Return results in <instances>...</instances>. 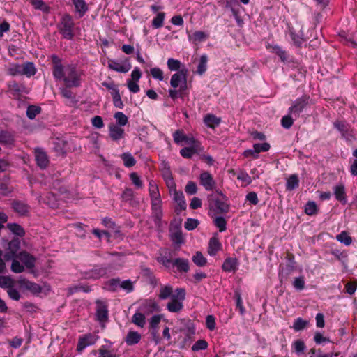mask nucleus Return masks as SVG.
Returning <instances> with one entry per match:
<instances>
[{"mask_svg":"<svg viewBox=\"0 0 357 357\" xmlns=\"http://www.w3.org/2000/svg\"><path fill=\"white\" fill-rule=\"evenodd\" d=\"M52 75L56 82H62L67 87L78 88L82 84L84 73L74 64H63L62 59L56 54L50 56Z\"/></svg>","mask_w":357,"mask_h":357,"instance_id":"f257e3e1","label":"nucleus"},{"mask_svg":"<svg viewBox=\"0 0 357 357\" xmlns=\"http://www.w3.org/2000/svg\"><path fill=\"white\" fill-rule=\"evenodd\" d=\"M75 22L73 17L65 13L61 18L57 27L62 37L67 40H72L75 36L74 33Z\"/></svg>","mask_w":357,"mask_h":357,"instance_id":"f03ea898","label":"nucleus"},{"mask_svg":"<svg viewBox=\"0 0 357 357\" xmlns=\"http://www.w3.org/2000/svg\"><path fill=\"white\" fill-rule=\"evenodd\" d=\"M113 274V266L112 264L96 265L93 268L84 273L87 279L98 280L104 277H109Z\"/></svg>","mask_w":357,"mask_h":357,"instance_id":"7ed1b4c3","label":"nucleus"},{"mask_svg":"<svg viewBox=\"0 0 357 357\" xmlns=\"http://www.w3.org/2000/svg\"><path fill=\"white\" fill-rule=\"evenodd\" d=\"M310 96L303 95L296 98L292 103L291 106L289 108V113L296 118L299 117L300 114L309 105Z\"/></svg>","mask_w":357,"mask_h":357,"instance_id":"20e7f679","label":"nucleus"},{"mask_svg":"<svg viewBox=\"0 0 357 357\" xmlns=\"http://www.w3.org/2000/svg\"><path fill=\"white\" fill-rule=\"evenodd\" d=\"M96 319L100 323H105L108 320V306L106 302L97 300L96 301Z\"/></svg>","mask_w":357,"mask_h":357,"instance_id":"39448f33","label":"nucleus"},{"mask_svg":"<svg viewBox=\"0 0 357 357\" xmlns=\"http://www.w3.org/2000/svg\"><path fill=\"white\" fill-rule=\"evenodd\" d=\"M97 340L98 336L91 333H88L80 337L77 342V351L79 353L82 352V351L88 346L94 344Z\"/></svg>","mask_w":357,"mask_h":357,"instance_id":"423d86ee","label":"nucleus"},{"mask_svg":"<svg viewBox=\"0 0 357 357\" xmlns=\"http://www.w3.org/2000/svg\"><path fill=\"white\" fill-rule=\"evenodd\" d=\"M149 195L152 206H161L162 200L158 187L155 181H151L149 185Z\"/></svg>","mask_w":357,"mask_h":357,"instance_id":"0eeeda50","label":"nucleus"},{"mask_svg":"<svg viewBox=\"0 0 357 357\" xmlns=\"http://www.w3.org/2000/svg\"><path fill=\"white\" fill-rule=\"evenodd\" d=\"M109 136L112 141L118 142L125 137L124 129L114 123H111L108 126Z\"/></svg>","mask_w":357,"mask_h":357,"instance_id":"6e6552de","label":"nucleus"},{"mask_svg":"<svg viewBox=\"0 0 357 357\" xmlns=\"http://www.w3.org/2000/svg\"><path fill=\"white\" fill-rule=\"evenodd\" d=\"M171 193H173L174 200L177 204L175 212L177 214H180L182 211L185 210L187 206L183 193L182 191H177L176 187H174V190H172Z\"/></svg>","mask_w":357,"mask_h":357,"instance_id":"1a4fd4ad","label":"nucleus"},{"mask_svg":"<svg viewBox=\"0 0 357 357\" xmlns=\"http://www.w3.org/2000/svg\"><path fill=\"white\" fill-rule=\"evenodd\" d=\"M16 250H12L10 253H7L5 255L4 258L6 260H12L11 264V271L16 273H22L24 270V267L22 264H20V261L17 258Z\"/></svg>","mask_w":357,"mask_h":357,"instance_id":"9d476101","label":"nucleus"},{"mask_svg":"<svg viewBox=\"0 0 357 357\" xmlns=\"http://www.w3.org/2000/svg\"><path fill=\"white\" fill-rule=\"evenodd\" d=\"M34 153L37 165L40 169H45L50 162L47 153L40 148L35 149Z\"/></svg>","mask_w":357,"mask_h":357,"instance_id":"9b49d317","label":"nucleus"},{"mask_svg":"<svg viewBox=\"0 0 357 357\" xmlns=\"http://www.w3.org/2000/svg\"><path fill=\"white\" fill-rule=\"evenodd\" d=\"M200 183L206 190H213L215 187V182L212 175L208 172H204L200 174Z\"/></svg>","mask_w":357,"mask_h":357,"instance_id":"f8f14e48","label":"nucleus"},{"mask_svg":"<svg viewBox=\"0 0 357 357\" xmlns=\"http://www.w3.org/2000/svg\"><path fill=\"white\" fill-rule=\"evenodd\" d=\"M17 258L26 267L31 269L35 266L36 258L27 252H20L16 254Z\"/></svg>","mask_w":357,"mask_h":357,"instance_id":"ddd939ff","label":"nucleus"},{"mask_svg":"<svg viewBox=\"0 0 357 357\" xmlns=\"http://www.w3.org/2000/svg\"><path fill=\"white\" fill-rule=\"evenodd\" d=\"M204 151L202 145H195V146H188L183 148L180 151V154L184 158H191L194 154H201Z\"/></svg>","mask_w":357,"mask_h":357,"instance_id":"4468645a","label":"nucleus"},{"mask_svg":"<svg viewBox=\"0 0 357 357\" xmlns=\"http://www.w3.org/2000/svg\"><path fill=\"white\" fill-rule=\"evenodd\" d=\"M170 85L174 89H176L179 86H184V89L186 88V77L182 70L179 73H174L172 76Z\"/></svg>","mask_w":357,"mask_h":357,"instance_id":"2eb2a0df","label":"nucleus"},{"mask_svg":"<svg viewBox=\"0 0 357 357\" xmlns=\"http://www.w3.org/2000/svg\"><path fill=\"white\" fill-rule=\"evenodd\" d=\"M176 268L179 273H188L190 270V262L185 258H176L174 259L172 268Z\"/></svg>","mask_w":357,"mask_h":357,"instance_id":"dca6fc26","label":"nucleus"},{"mask_svg":"<svg viewBox=\"0 0 357 357\" xmlns=\"http://www.w3.org/2000/svg\"><path fill=\"white\" fill-rule=\"evenodd\" d=\"M229 206L224 198L216 199L214 202V211L217 214H226L229 211Z\"/></svg>","mask_w":357,"mask_h":357,"instance_id":"f3484780","label":"nucleus"},{"mask_svg":"<svg viewBox=\"0 0 357 357\" xmlns=\"http://www.w3.org/2000/svg\"><path fill=\"white\" fill-rule=\"evenodd\" d=\"M108 67L116 72L126 73L131 68L130 64L123 65L114 60H109Z\"/></svg>","mask_w":357,"mask_h":357,"instance_id":"a211bd4d","label":"nucleus"},{"mask_svg":"<svg viewBox=\"0 0 357 357\" xmlns=\"http://www.w3.org/2000/svg\"><path fill=\"white\" fill-rule=\"evenodd\" d=\"M222 268L226 272H235L238 268V261L236 258H227L222 265Z\"/></svg>","mask_w":357,"mask_h":357,"instance_id":"6ab92c4d","label":"nucleus"},{"mask_svg":"<svg viewBox=\"0 0 357 357\" xmlns=\"http://www.w3.org/2000/svg\"><path fill=\"white\" fill-rule=\"evenodd\" d=\"M75 6V12L78 13L79 17H82L88 11V6L84 0H71Z\"/></svg>","mask_w":357,"mask_h":357,"instance_id":"aec40b11","label":"nucleus"},{"mask_svg":"<svg viewBox=\"0 0 357 357\" xmlns=\"http://www.w3.org/2000/svg\"><path fill=\"white\" fill-rule=\"evenodd\" d=\"M167 310L171 312H178L183 308L181 301L176 299L175 295H172L171 301L167 305Z\"/></svg>","mask_w":357,"mask_h":357,"instance_id":"412c9836","label":"nucleus"},{"mask_svg":"<svg viewBox=\"0 0 357 357\" xmlns=\"http://www.w3.org/2000/svg\"><path fill=\"white\" fill-rule=\"evenodd\" d=\"M162 176L165 181L166 185L169 188V192H172V190H174V187H176V184L172 176V173L170 172L169 167H165L162 171Z\"/></svg>","mask_w":357,"mask_h":357,"instance_id":"4be33fe9","label":"nucleus"},{"mask_svg":"<svg viewBox=\"0 0 357 357\" xmlns=\"http://www.w3.org/2000/svg\"><path fill=\"white\" fill-rule=\"evenodd\" d=\"M12 206L13 210L20 215H26L29 211V206L20 201L13 202Z\"/></svg>","mask_w":357,"mask_h":357,"instance_id":"5701e85b","label":"nucleus"},{"mask_svg":"<svg viewBox=\"0 0 357 357\" xmlns=\"http://www.w3.org/2000/svg\"><path fill=\"white\" fill-rule=\"evenodd\" d=\"M222 245L216 237H212L209 240L208 253L211 256H214L221 249Z\"/></svg>","mask_w":357,"mask_h":357,"instance_id":"b1692460","label":"nucleus"},{"mask_svg":"<svg viewBox=\"0 0 357 357\" xmlns=\"http://www.w3.org/2000/svg\"><path fill=\"white\" fill-rule=\"evenodd\" d=\"M142 338V335L137 331H129L125 337V341L128 345H134L137 344Z\"/></svg>","mask_w":357,"mask_h":357,"instance_id":"393cba45","label":"nucleus"},{"mask_svg":"<svg viewBox=\"0 0 357 357\" xmlns=\"http://www.w3.org/2000/svg\"><path fill=\"white\" fill-rule=\"evenodd\" d=\"M151 209L153 211L154 223L157 227L160 228L162 225V207H161V206H152Z\"/></svg>","mask_w":357,"mask_h":357,"instance_id":"a878e982","label":"nucleus"},{"mask_svg":"<svg viewBox=\"0 0 357 357\" xmlns=\"http://www.w3.org/2000/svg\"><path fill=\"white\" fill-rule=\"evenodd\" d=\"M158 262L163 265L166 268L171 269L173 266L174 259H172L171 255L169 253L160 254L157 258Z\"/></svg>","mask_w":357,"mask_h":357,"instance_id":"bb28decb","label":"nucleus"},{"mask_svg":"<svg viewBox=\"0 0 357 357\" xmlns=\"http://www.w3.org/2000/svg\"><path fill=\"white\" fill-rule=\"evenodd\" d=\"M204 122L208 127L214 128L220 123V119L213 114H208L204 116Z\"/></svg>","mask_w":357,"mask_h":357,"instance_id":"cd10ccee","label":"nucleus"},{"mask_svg":"<svg viewBox=\"0 0 357 357\" xmlns=\"http://www.w3.org/2000/svg\"><path fill=\"white\" fill-rule=\"evenodd\" d=\"M208 37V34L202 31H197L194 32L192 34L188 35V38L190 40H192L193 43H199L204 41Z\"/></svg>","mask_w":357,"mask_h":357,"instance_id":"c85d7f7f","label":"nucleus"},{"mask_svg":"<svg viewBox=\"0 0 357 357\" xmlns=\"http://www.w3.org/2000/svg\"><path fill=\"white\" fill-rule=\"evenodd\" d=\"M98 357H119L114 349H109L107 346L102 345L98 350Z\"/></svg>","mask_w":357,"mask_h":357,"instance_id":"c756f323","label":"nucleus"},{"mask_svg":"<svg viewBox=\"0 0 357 357\" xmlns=\"http://www.w3.org/2000/svg\"><path fill=\"white\" fill-rule=\"evenodd\" d=\"M36 70L33 63L28 62L21 68V74L26 75L28 77L33 76L36 74Z\"/></svg>","mask_w":357,"mask_h":357,"instance_id":"7c9ffc66","label":"nucleus"},{"mask_svg":"<svg viewBox=\"0 0 357 357\" xmlns=\"http://www.w3.org/2000/svg\"><path fill=\"white\" fill-rule=\"evenodd\" d=\"M271 52L278 55L280 57V60L284 63L287 61L289 59V55L287 53V52L282 50L278 45H273L272 47Z\"/></svg>","mask_w":357,"mask_h":357,"instance_id":"2f4dec72","label":"nucleus"},{"mask_svg":"<svg viewBox=\"0 0 357 357\" xmlns=\"http://www.w3.org/2000/svg\"><path fill=\"white\" fill-rule=\"evenodd\" d=\"M121 158L123 162V165L126 167H133L136 164V160L130 153H123L121 155Z\"/></svg>","mask_w":357,"mask_h":357,"instance_id":"473e14b6","label":"nucleus"},{"mask_svg":"<svg viewBox=\"0 0 357 357\" xmlns=\"http://www.w3.org/2000/svg\"><path fill=\"white\" fill-rule=\"evenodd\" d=\"M114 118L116 120V123L115 124L116 126L123 127L128 123V118L122 112H116L114 115Z\"/></svg>","mask_w":357,"mask_h":357,"instance_id":"72a5a7b5","label":"nucleus"},{"mask_svg":"<svg viewBox=\"0 0 357 357\" xmlns=\"http://www.w3.org/2000/svg\"><path fill=\"white\" fill-rule=\"evenodd\" d=\"M289 34L293 43L297 47H301L304 42L303 38L296 33L295 30L293 28L289 29Z\"/></svg>","mask_w":357,"mask_h":357,"instance_id":"f704fd0d","label":"nucleus"},{"mask_svg":"<svg viewBox=\"0 0 357 357\" xmlns=\"http://www.w3.org/2000/svg\"><path fill=\"white\" fill-rule=\"evenodd\" d=\"M192 260L194 262V264L199 267H203L207 263L206 259L199 251L196 252L195 255L192 257Z\"/></svg>","mask_w":357,"mask_h":357,"instance_id":"c9c22d12","label":"nucleus"},{"mask_svg":"<svg viewBox=\"0 0 357 357\" xmlns=\"http://www.w3.org/2000/svg\"><path fill=\"white\" fill-rule=\"evenodd\" d=\"M7 227L12 233L20 237H22L25 234L24 229L18 224L8 223Z\"/></svg>","mask_w":357,"mask_h":357,"instance_id":"e433bc0d","label":"nucleus"},{"mask_svg":"<svg viewBox=\"0 0 357 357\" xmlns=\"http://www.w3.org/2000/svg\"><path fill=\"white\" fill-rule=\"evenodd\" d=\"M165 13L163 12L158 13L157 15L152 20V26L154 29H159L163 26Z\"/></svg>","mask_w":357,"mask_h":357,"instance_id":"4c0bfd02","label":"nucleus"},{"mask_svg":"<svg viewBox=\"0 0 357 357\" xmlns=\"http://www.w3.org/2000/svg\"><path fill=\"white\" fill-rule=\"evenodd\" d=\"M208 57L206 54L202 55L200 57L199 63L197 66V73L199 75H203L207 69Z\"/></svg>","mask_w":357,"mask_h":357,"instance_id":"58836bf2","label":"nucleus"},{"mask_svg":"<svg viewBox=\"0 0 357 357\" xmlns=\"http://www.w3.org/2000/svg\"><path fill=\"white\" fill-rule=\"evenodd\" d=\"M32 6L37 10H40L44 13H48L50 8L45 4L43 0H30Z\"/></svg>","mask_w":357,"mask_h":357,"instance_id":"ea45409f","label":"nucleus"},{"mask_svg":"<svg viewBox=\"0 0 357 357\" xmlns=\"http://www.w3.org/2000/svg\"><path fill=\"white\" fill-rule=\"evenodd\" d=\"M172 287L169 285L162 286L160 289L159 298L160 299H167L169 297H172Z\"/></svg>","mask_w":357,"mask_h":357,"instance_id":"a19ab883","label":"nucleus"},{"mask_svg":"<svg viewBox=\"0 0 357 357\" xmlns=\"http://www.w3.org/2000/svg\"><path fill=\"white\" fill-rule=\"evenodd\" d=\"M132 322L135 325L142 328V327H144V326L145 325V323H146L145 316L142 313L136 312L132 316Z\"/></svg>","mask_w":357,"mask_h":357,"instance_id":"79ce46f5","label":"nucleus"},{"mask_svg":"<svg viewBox=\"0 0 357 357\" xmlns=\"http://www.w3.org/2000/svg\"><path fill=\"white\" fill-rule=\"evenodd\" d=\"M299 180L296 174L289 176L287 182V189L292 190L298 186Z\"/></svg>","mask_w":357,"mask_h":357,"instance_id":"37998d69","label":"nucleus"},{"mask_svg":"<svg viewBox=\"0 0 357 357\" xmlns=\"http://www.w3.org/2000/svg\"><path fill=\"white\" fill-rule=\"evenodd\" d=\"M14 138L13 135L8 132H2L0 133V143L4 144H13Z\"/></svg>","mask_w":357,"mask_h":357,"instance_id":"c03bdc74","label":"nucleus"},{"mask_svg":"<svg viewBox=\"0 0 357 357\" xmlns=\"http://www.w3.org/2000/svg\"><path fill=\"white\" fill-rule=\"evenodd\" d=\"M112 96L113 99L114 105L117 108L122 109L124 105L123 103V101L121 100L119 91H115V92H112Z\"/></svg>","mask_w":357,"mask_h":357,"instance_id":"a18cd8bd","label":"nucleus"},{"mask_svg":"<svg viewBox=\"0 0 357 357\" xmlns=\"http://www.w3.org/2000/svg\"><path fill=\"white\" fill-rule=\"evenodd\" d=\"M214 225L219 229L220 232L226 230L227 222L223 217H216L213 220Z\"/></svg>","mask_w":357,"mask_h":357,"instance_id":"49530a36","label":"nucleus"},{"mask_svg":"<svg viewBox=\"0 0 357 357\" xmlns=\"http://www.w3.org/2000/svg\"><path fill=\"white\" fill-rule=\"evenodd\" d=\"M305 212L309 215H313L317 212V206L314 202H308L305 207Z\"/></svg>","mask_w":357,"mask_h":357,"instance_id":"de8ad7c7","label":"nucleus"},{"mask_svg":"<svg viewBox=\"0 0 357 357\" xmlns=\"http://www.w3.org/2000/svg\"><path fill=\"white\" fill-rule=\"evenodd\" d=\"M336 239L345 245H349L351 243V238L346 231H342L340 234L337 235Z\"/></svg>","mask_w":357,"mask_h":357,"instance_id":"09e8293b","label":"nucleus"},{"mask_svg":"<svg viewBox=\"0 0 357 357\" xmlns=\"http://www.w3.org/2000/svg\"><path fill=\"white\" fill-rule=\"evenodd\" d=\"M162 318V314H157L153 316L149 321V328L150 329H158L159 324Z\"/></svg>","mask_w":357,"mask_h":357,"instance_id":"8fccbe9b","label":"nucleus"},{"mask_svg":"<svg viewBox=\"0 0 357 357\" xmlns=\"http://www.w3.org/2000/svg\"><path fill=\"white\" fill-rule=\"evenodd\" d=\"M270 144L267 142H264L262 144H255L253 145L254 151L257 153L259 155V153L261 152H266L270 149Z\"/></svg>","mask_w":357,"mask_h":357,"instance_id":"3c124183","label":"nucleus"},{"mask_svg":"<svg viewBox=\"0 0 357 357\" xmlns=\"http://www.w3.org/2000/svg\"><path fill=\"white\" fill-rule=\"evenodd\" d=\"M307 323L308 322L307 321L303 320L301 317L297 318L294 323L293 328L296 331L303 330L307 325Z\"/></svg>","mask_w":357,"mask_h":357,"instance_id":"603ef678","label":"nucleus"},{"mask_svg":"<svg viewBox=\"0 0 357 357\" xmlns=\"http://www.w3.org/2000/svg\"><path fill=\"white\" fill-rule=\"evenodd\" d=\"M40 107L35 105L29 106L26 110V115L30 119H33L40 112Z\"/></svg>","mask_w":357,"mask_h":357,"instance_id":"864d4df0","label":"nucleus"},{"mask_svg":"<svg viewBox=\"0 0 357 357\" xmlns=\"http://www.w3.org/2000/svg\"><path fill=\"white\" fill-rule=\"evenodd\" d=\"M181 62L178 60L170 58L167 60V66L171 71L178 70L181 68Z\"/></svg>","mask_w":357,"mask_h":357,"instance_id":"5fc2aeb1","label":"nucleus"},{"mask_svg":"<svg viewBox=\"0 0 357 357\" xmlns=\"http://www.w3.org/2000/svg\"><path fill=\"white\" fill-rule=\"evenodd\" d=\"M186 136L187 135H185L182 130H177L173 134L174 141L176 144H181L185 142V139H186Z\"/></svg>","mask_w":357,"mask_h":357,"instance_id":"6e6d98bb","label":"nucleus"},{"mask_svg":"<svg viewBox=\"0 0 357 357\" xmlns=\"http://www.w3.org/2000/svg\"><path fill=\"white\" fill-rule=\"evenodd\" d=\"M208 347V343L204 340H199L192 347V349L195 351L204 350Z\"/></svg>","mask_w":357,"mask_h":357,"instance_id":"4d7b16f0","label":"nucleus"},{"mask_svg":"<svg viewBox=\"0 0 357 357\" xmlns=\"http://www.w3.org/2000/svg\"><path fill=\"white\" fill-rule=\"evenodd\" d=\"M199 225V221L196 219L193 218H188L184 224L185 228L188 230L191 231L195 229Z\"/></svg>","mask_w":357,"mask_h":357,"instance_id":"13d9d810","label":"nucleus"},{"mask_svg":"<svg viewBox=\"0 0 357 357\" xmlns=\"http://www.w3.org/2000/svg\"><path fill=\"white\" fill-rule=\"evenodd\" d=\"M150 73L154 79H158L160 81H162L164 79L163 72L159 68L155 67L151 68L150 70Z\"/></svg>","mask_w":357,"mask_h":357,"instance_id":"bf43d9fd","label":"nucleus"},{"mask_svg":"<svg viewBox=\"0 0 357 357\" xmlns=\"http://www.w3.org/2000/svg\"><path fill=\"white\" fill-rule=\"evenodd\" d=\"M335 196L336 199L339 201H342L344 199V188L342 185H337L335 188L334 192Z\"/></svg>","mask_w":357,"mask_h":357,"instance_id":"052dcab7","label":"nucleus"},{"mask_svg":"<svg viewBox=\"0 0 357 357\" xmlns=\"http://www.w3.org/2000/svg\"><path fill=\"white\" fill-rule=\"evenodd\" d=\"M185 89H184V86H181L180 89L178 90H176L175 89H170L169 91V97L172 99H173V100H176L178 97H181L182 96L183 92V91Z\"/></svg>","mask_w":357,"mask_h":357,"instance_id":"680f3d73","label":"nucleus"},{"mask_svg":"<svg viewBox=\"0 0 357 357\" xmlns=\"http://www.w3.org/2000/svg\"><path fill=\"white\" fill-rule=\"evenodd\" d=\"M294 123V119L290 115L284 116L282 118L281 124L283 128L289 129Z\"/></svg>","mask_w":357,"mask_h":357,"instance_id":"e2e57ef3","label":"nucleus"},{"mask_svg":"<svg viewBox=\"0 0 357 357\" xmlns=\"http://www.w3.org/2000/svg\"><path fill=\"white\" fill-rule=\"evenodd\" d=\"M106 285L109 291H115L118 287H120V280L119 278H113L107 282Z\"/></svg>","mask_w":357,"mask_h":357,"instance_id":"0e129e2a","label":"nucleus"},{"mask_svg":"<svg viewBox=\"0 0 357 357\" xmlns=\"http://www.w3.org/2000/svg\"><path fill=\"white\" fill-rule=\"evenodd\" d=\"M185 192L188 195H194L197 191V185L193 181H189L185 188Z\"/></svg>","mask_w":357,"mask_h":357,"instance_id":"69168bd1","label":"nucleus"},{"mask_svg":"<svg viewBox=\"0 0 357 357\" xmlns=\"http://www.w3.org/2000/svg\"><path fill=\"white\" fill-rule=\"evenodd\" d=\"M120 287L128 292L133 291V283L130 280H126L123 282L120 281Z\"/></svg>","mask_w":357,"mask_h":357,"instance_id":"338daca9","label":"nucleus"},{"mask_svg":"<svg viewBox=\"0 0 357 357\" xmlns=\"http://www.w3.org/2000/svg\"><path fill=\"white\" fill-rule=\"evenodd\" d=\"M206 325L208 329L213 331L215 328V317L213 315H208L206 318Z\"/></svg>","mask_w":357,"mask_h":357,"instance_id":"774afa93","label":"nucleus"}]
</instances>
